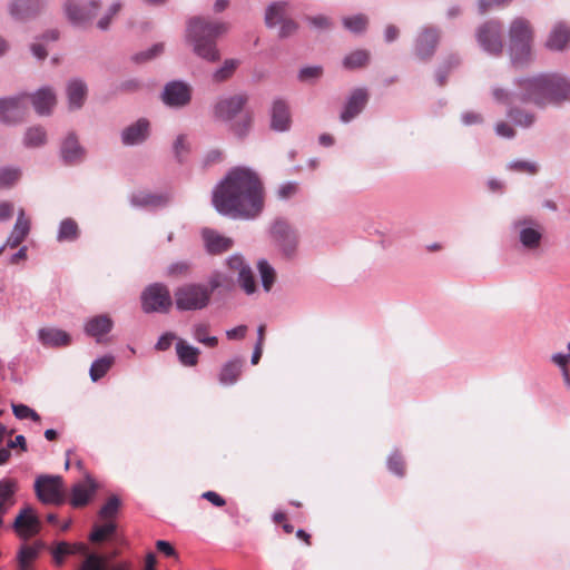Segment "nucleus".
Instances as JSON below:
<instances>
[{"label":"nucleus","mask_w":570,"mask_h":570,"mask_svg":"<svg viewBox=\"0 0 570 570\" xmlns=\"http://www.w3.org/2000/svg\"><path fill=\"white\" fill-rule=\"evenodd\" d=\"M213 205L224 216L255 218L264 205V188L258 175L248 167L230 169L214 189Z\"/></svg>","instance_id":"f257e3e1"},{"label":"nucleus","mask_w":570,"mask_h":570,"mask_svg":"<svg viewBox=\"0 0 570 570\" xmlns=\"http://www.w3.org/2000/svg\"><path fill=\"white\" fill-rule=\"evenodd\" d=\"M521 102L543 107L562 100H570V80L559 73H540L517 80Z\"/></svg>","instance_id":"f03ea898"},{"label":"nucleus","mask_w":570,"mask_h":570,"mask_svg":"<svg viewBox=\"0 0 570 570\" xmlns=\"http://www.w3.org/2000/svg\"><path fill=\"white\" fill-rule=\"evenodd\" d=\"M227 30L228 24L226 22L194 17L187 22L186 39L193 46L196 56L208 62H216L220 58L216 39L226 33Z\"/></svg>","instance_id":"7ed1b4c3"},{"label":"nucleus","mask_w":570,"mask_h":570,"mask_svg":"<svg viewBox=\"0 0 570 570\" xmlns=\"http://www.w3.org/2000/svg\"><path fill=\"white\" fill-rule=\"evenodd\" d=\"M532 29L523 18L512 20L509 28V52L513 66H523L531 57Z\"/></svg>","instance_id":"20e7f679"},{"label":"nucleus","mask_w":570,"mask_h":570,"mask_svg":"<svg viewBox=\"0 0 570 570\" xmlns=\"http://www.w3.org/2000/svg\"><path fill=\"white\" fill-rule=\"evenodd\" d=\"M178 311H198L210 302V289L205 284L188 283L179 286L174 294Z\"/></svg>","instance_id":"39448f33"},{"label":"nucleus","mask_w":570,"mask_h":570,"mask_svg":"<svg viewBox=\"0 0 570 570\" xmlns=\"http://www.w3.org/2000/svg\"><path fill=\"white\" fill-rule=\"evenodd\" d=\"M141 308L145 313H167L173 298L168 287L163 283H154L147 286L140 296Z\"/></svg>","instance_id":"423d86ee"},{"label":"nucleus","mask_w":570,"mask_h":570,"mask_svg":"<svg viewBox=\"0 0 570 570\" xmlns=\"http://www.w3.org/2000/svg\"><path fill=\"white\" fill-rule=\"evenodd\" d=\"M271 236L282 254L292 258L296 255L298 239L296 232L284 219H276L271 226Z\"/></svg>","instance_id":"0eeeda50"},{"label":"nucleus","mask_w":570,"mask_h":570,"mask_svg":"<svg viewBox=\"0 0 570 570\" xmlns=\"http://www.w3.org/2000/svg\"><path fill=\"white\" fill-rule=\"evenodd\" d=\"M28 96L24 94L0 99V122L16 125L28 111Z\"/></svg>","instance_id":"6e6552de"},{"label":"nucleus","mask_w":570,"mask_h":570,"mask_svg":"<svg viewBox=\"0 0 570 570\" xmlns=\"http://www.w3.org/2000/svg\"><path fill=\"white\" fill-rule=\"evenodd\" d=\"M479 46L490 55H500L503 49L502 27L499 21H488L476 31Z\"/></svg>","instance_id":"1a4fd4ad"},{"label":"nucleus","mask_w":570,"mask_h":570,"mask_svg":"<svg viewBox=\"0 0 570 570\" xmlns=\"http://www.w3.org/2000/svg\"><path fill=\"white\" fill-rule=\"evenodd\" d=\"M35 491L38 499L47 504L62 502V479L59 475H40L36 479Z\"/></svg>","instance_id":"9d476101"},{"label":"nucleus","mask_w":570,"mask_h":570,"mask_svg":"<svg viewBox=\"0 0 570 570\" xmlns=\"http://www.w3.org/2000/svg\"><path fill=\"white\" fill-rule=\"evenodd\" d=\"M100 8L98 0H90L86 4H79L76 0H65L63 11L68 21L76 26L82 27L97 14Z\"/></svg>","instance_id":"9b49d317"},{"label":"nucleus","mask_w":570,"mask_h":570,"mask_svg":"<svg viewBox=\"0 0 570 570\" xmlns=\"http://www.w3.org/2000/svg\"><path fill=\"white\" fill-rule=\"evenodd\" d=\"M226 266L229 271L237 274V283L247 295L256 292V281L253 271L243 255L237 253L230 255L226 258Z\"/></svg>","instance_id":"f8f14e48"},{"label":"nucleus","mask_w":570,"mask_h":570,"mask_svg":"<svg viewBox=\"0 0 570 570\" xmlns=\"http://www.w3.org/2000/svg\"><path fill=\"white\" fill-rule=\"evenodd\" d=\"M246 102L245 95L219 97L213 107L214 117L216 120L230 122L242 111Z\"/></svg>","instance_id":"ddd939ff"},{"label":"nucleus","mask_w":570,"mask_h":570,"mask_svg":"<svg viewBox=\"0 0 570 570\" xmlns=\"http://www.w3.org/2000/svg\"><path fill=\"white\" fill-rule=\"evenodd\" d=\"M286 2H275L272 3L265 14V21L268 27H275L277 24H281L278 36L281 38L288 37L295 32L297 29V26L292 20H286L285 13H286Z\"/></svg>","instance_id":"4468645a"},{"label":"nucleus","mask_w":570,"mask_h":570,"mask_svg":"<svg viewBox=\"0 0 570 570\" xmlns=\"http://www.w3.org/2000/svg\"><path fill=\"white\" fill-rule=\"evenodd\" d=\"M161 98L166 106L181 108L189 104L191 89L189 85L184 81H170L165 86Z\"/></svg>","instance_id":"2eb2a0df"},{"label":"nucleus","mask_w":570,"mask_h":570,"mask_svg":"<svg viewBox=\"0 0 570 570\" xmlns=\"http://www.w3.org/2000/svg\"><path fill=\"white\" fill-rule=\"evenodd\" d=\"M13 529L22 539L37 534L40 530V520L29 505L22 508L14 519Z\"/></svg>","instance_id":"dca6fc26"},{"label":"nucleus","mask_w":570,"mask_h":570,"mask_svg":"<svg viewBox=\"0 0 570 570\" xmlns=\"http://www.w3.org/2000/svg\"><path fill=\"white\" fill-rule=\"evenodd\" d=\"M519 229V240L527 249H537L542 238V229L539 223L533 219H522L514 223Z\"/></svg>","instance_id":"f3484780"},{"label":"nucleus","mask_w":570,"mask_h":570,"mask_svg":"<svg viewBox=\"0 0 570 570\" xmlns=\"http://www.w3.org/2000/svg\"><path fill=\"white\" fill-rule=\"evenodd\" d=\"M47 0H13L9 6L10 14L16 20H28L39 13Z\"/></svg>","instance_id":"a211bd4d"},{"label":"nucleus","mask_w":570,"mask_h":570,"mask_svg":"<svg viewBox=\"0 0 570 570\" xmlns=\"http://www.w3.org/2000/svg\"><path fill=\"white\" fill-rule=\"evenodd\" d=\"M114 327V321L107 314L96 315L88 318L85 322V333L95 338L97 343L104 341V336L107 335Z\"/></svg>","instance_id":"6ab92c4d"},{"label":"nucleus","mask_w":570,"mask_h":570,"mask_svg":"<svg viewBox=\"0 0 570 570\" xmlns=\"http://www.w3.org/2000/svg\"><path fill=\"white\" fill-rule=\"evenodd\" d=\"M367 91L364 88H356L352 91L348 97L344 109L341 114V120L343 122H350L354 117H356L365 107L367 102Z\"/></svg>","instance_id":"aec40b11"},{"label":"nucleus","mask_w":570,"mask_h":570,"mask_svg":"<svg viewBox=\"0 0 570 570\" xmlns=\"http://www.w3.org/2000/svg\"><path fill=\"white\" fill-rule=\"evenodd\" d=\"M202 237L207 253L213 255L227 252L234 245L232 238L225 237L210 228H204L202 230Z\"/></svg>","instance_id":"412c9836"},{"label":"nucleus","mask_w":570,"mask_h":570,"mask_svg":"<svg viewBox=\"0 0 570 570\" xmlns=\"http://www.w3.org/2000/svg\"><path fill=\"white\" fill-rule=\"evenodd\" d=\"M18 491V482L13 479L0 480V528L3 525V517L14 505V495Z\"/></svg>","instance_id":"4be33fe9"},{"label":"nucleus","mask_w":570,"mask_h":570,"mask_svg":"<svg viewBox=\"0 0 570 570\" xmlns=\"http://www.w3.org/2000/svg\"><path fill=\"white\" fill-rule=\"evenodd\" d=\"M438 41H439V33H438L436 29H432V28L423 29L416 38V42H415L416 55L422 59L431 57L435 50Z\"/></svg>","instance_id":"5701e85b"},{"label":"nucleus","mask_w":570,"mask_h":570,"mask_svg":"<svg viewBox=\"0 0 570 570\" xmlns=\"http://www.w3.org/2000/svg\"><path fill=\"white\" fill-rule=\"evenodd\" d=\"M38 340L43 346L62 347L71 342L70 335L56 327H43L38 331Z\"/></svg>","instance_id":"b1692460"},{"label":"nucleus","mask_w":570,"mask_h":570,"mask_svg":"<svg viewBox=\"0 0 570 570\" xmlns=\"http://www.w3.org/2000/svg\"><path fill=\"white\" fill-rule=\"evenodd\" d=\"M148 134L149 122L146 119H139L122 130L121 141L126 146L138 145L148 137Z\"/></svg>","instance_id":"393cba45"},{"label":"nucleus","mask_w":570,"mask_h":570,"mask_svg":"<svg viewBox=\"0 0 570 570\" xmlns=\"http://www.w3.org/2000/svg\"><path fill=\"white\" fill-rule=\"evenodd\" d=\"M31 102L36 112L40 116L49 115L57 100L50 87H42L31 96Z\"/></svg>","instance_id":"a878e982"},{"label":"nucleus","mask_w":570,"mask_h":570,"mask_svg":"<svg viewBox=\"0 0 570 570\" xmlns=\"http://www.w3.org/2000/svg\"><path fill=\"white\" fill-rule=\"evenodd\" d=\"M570 42V28L564 23L559 22L553 26L551 29L547 41L546 47L549 50L553 51H562L564 50Z\"/></svg>","instance_id":"bb28decb"},{"label":"nucleus","mask_w":570,"mask_h":570,"mask_svg":"<svg viewBox=\"0 0 570 570\" xmlns=\"http://www.w3.org/2000/svg\"><path fill=\"white\" fill-rule=\"evenodd\" d=\"M60 155L66 164L73 165L82 160L85 156L83 148L79 145L77 137L69 134L62 141Z\"/></svg>","instance_id":"cd10ccee"},{"label":"nucleus","mask_w":570,"mask_h":570,"mask_svg":"<svg viewBox=\"0 0 570 570\" xmlns=\"http://www.w3.org/2000/svg\"><path fill=\"white\" fill-rule=\"evenodd\" d=\"M271 126L276 131H285L289 128V110L285 101L275 100L272 106Z\"/></svg>","instance_id":"c85d7f7f"},{"label":"nucleus","mask_w":570,"mask_h":570,"mask_svg":"<svg viewBox=\"0 0 570 570\" xmlns=\"http://www.w3.org/2000/svg\"><path fill=\"white\" fill-rule=\"evenodd\" d=\"M96 490V483L89 475L86 478L85 483H77L71 491V504L73 507L86 505Z\"/></svg>","instance_id":"c756f323"},{"label":"nucleus","mask_w":570,"mask_h":570,"mask_svg":"<svg viewBox=\"0 0 570 570\" xmlns=\"http://www.w3.org/2000/svg\"><path fill=\"white\" fill-rule=\"evenodd\" d=\"M29 230L30 223L26 218L23 210H20L13 229L7 238L6 245H8L11 248L19 246L29 234Z\"/></svg>","instance_id":"7c9ffc66"},{"label":"nucleus","mask_w":570,"mask_h":570,"mask_svg":"<svg viewBox=\"0 0 570 570\" xmlns=\"http://www.w3.org/2000/svg\"><path fill=\"white\" fill-rule=\"evenodd\" d=\"M67 96L70 109H78L82 106L87 96V86L80 79H72L67 85Z\"/></svg>","instance_id":"2f4dec72"},{"label":"nucleus","mask_w":570,"mask_h":570,"mask_svg":"<svg viewBox=\"0 0 570 570\" xmlns=\"http://www.w3.org/2000/svg\"><path fill=\"white\" fill-rule=\"evenodd\" d=\"M169 202V198L164 195H154L146 191H139L132 194L130 197V203L135 207H150L157 208L166 205Z\"/></svg>","instance_id":"473e14b6"},{"label":"nucleus","mask_w":570,"mask_h":570,"mask_svg":"<svg viewBox=\"0 0 570 570\" xmlns=\"http://www.w3.org/2000/svg\"><path fill=\"white\" fill-rule=\"evenodd\" d=\"M176 353L179 362L185 366H195L198 362L199 350L181 338L176 343Z\"/></svg>","instance_id":"72a5a7b5"},{"label":"nucleus","mask_w":570,"mask_h":570,"mask_svg":"<svg viewBox=\"0 0 570 570\" xmlns=\"http://www.w3.org/2000/svg\"><path fill=\"white\" fill-rule=\"evenodd\" d=\"M242 373V362L232 360L225 363L219 373V382L223 385H233L237 382Z\"/></svg>","instance_id":"f704fd0d"},{"label":"nucleus","mask_w":570,"mask_h":570,"mask_svg":"<svg viewBox=\"0 0 570 570\" xmlns=\"http://www.w3.org/2000/svg\"><path fill=\"white\" fill-rule=\"evenodd\" d=\"M257 269L261 276V282L264 291L268 293L276 278V272L268 261L262 258L257 262Z\"/></svg>","instance_id":"c9c22d12"},{"label":"nucleus","mask_w":570,"mask_h":570,"mask_svg":"<svg viewBox=\"0 0 570 570\" xmlns=\"http://www.w3.org/2000/svg\"><path fill=\"white\" fill-rule=\"evenodd\" d=\"M115 357L112 355H105L92 362L89 371L90 379L94 382L100 380L109 371L114 364Z\"/></svg>","instance_id":"e433bc0d"},{"label":"nucleus","mask_w":570,"mask_h":570,"mask_svg":"<svg viewBox=\"0 0 570 570\" xmlns=\"http://www.w3.org/2000/svg\"><path fill=\"white\" fill-rule=\"evenodd\" d=\"M78 237V225L71 218H66L60 222L57 239L58 242L75 240Z\"/></svg>","instance_id":"4c0bfd02"},{"label":"nucleus","mask_w":570,"mask_h":570,"mask_svg":"<svg viewBox=\"0 0 570 570\" xmlns=\"http://www.w3.org/2000/svg\"><path fill=\"white\" fill-rule=\"evenodd\" d=\"M46 130L42 127H30L24 134L23 144L27 147H39L46 142Z\"/></svg>","instance_id":"58836bf2"},{"label":"nucleus","mask_w":570,"mask_h":570,"mask_svg":"<svg viewBox=\"0 0 570 570\" xmlns=\"http://www.w3.org/2000/svg\"><path fill=\"white\" fill-rule=\"evenodd\" d=\"M238 66H239V60L226 59L223 62V65L213 72V79L216 82H222V81L227 80L228 78H230L233 76V73L235 72V70L237 69Z\"/></svg>","instance_id":"ea45409f"},{"label":"nucleus","mask_w":570,"mask_h":570,"mask_svg":"<svg viewBox=\"0 0 570 570\" xmlns=\"http://www.w3.org/2000/svg\"><path fill=\"white\" fill-rule=\"evenodd\" d=\"M116 532V523L106 521L102 525H96L89 535L90 541L101 542L109 539Z\"/></svg>","instance_id":"a19ab883"},{"label":"nucleus","mask_w":570,"mask_h":570,"mask_svg":"<svg viewBox=\"0 0 570 570\" xmlns=\"http://www.w3.org/2000/svg\"><path fill=\"white\" fill-rule=\"evenodd\" d=\"M193 337L197 342H199L208 347H214L218 343V340L216 336L208 335V325L203 324V323L195 324L193 326Z\"/></svg>","instance_id":"79ce46f5"},{"label":"nucleus","mask_w":570,"mask_h":570,"mask_svg":"<svg viewBox=\"0 0 570 570\" xmlns=\"http://www.w3.org/2000/svg\"><path fill=\"white\" fill-rule=\"evenodd\" d=\"M368 58L370 55L366 50H356L344 58L343 65L347 69H356L365 66L368 61Z\"/></svg>","instance_id":"37998d69"},{"label":"nucleus","mask_w":570,"mask_h":570,"mask_svg":"<svg viewBox=\"0 0 570 570\" xmlns=\"http://www.w3.org/2000/svg\"><path fill=\"white\" fill-rule=\"evenodd\" d=\"M42 548L41 543H36L32 546L23 544L19 549L17 553V562H28L33 563V561L39 557L40 550Z\"/></svg>","instance_id":"c03bdc74"},{"label":"nucleus","mask_w":570,"mask_h":570,"mask_svg":"<svg viewBox=\"0 0 570 570\" xmlns=\"http://www.w3.org/2000/svg\"><path fill=\"white\" fill-rule=\"evenodd\" d=\"M119 507H120V500L116 495H112L101 507V509L99 511V517L105 521H112V519L118 513Z\"/></svg>","instance_id":"a18cd8bd"},{"label":"nucleus","mask_w":570,"mask_h":570,"mask_svg":"<svg viewBox=\"0 0 570 570\" xmlns=\"http://www.w3.org/2000/svg\"><path fill=\"white\" fill-rule=\"evenodd\" d=\"M507 115L517 126L523 128H528L534 122V116L532 114L522 112L515 108H509Z\"/></svg>","instance_id":"49530a36"},{"label":"nucleus","mask_w":570,"mask_h":570,"mask_svg":"<svg viewBox=\"0 0 570 570\" xmlns=\"http://www.w3.org/2000/svg\"><path fill=\"white\" fill-rule=\"evenodd\" d=\"M79 570H107V563L104 557L97 553H89Z\"/></svg>","instance_id":"de8ad7c7"},{"label":"nucleus","mask_w":570,"mask_h":570,"mask_svg":"<svg viewBox=\"0 0 570 570\" xmlns=\"http://www.w3.org/2000/svg\"><path fill=\"white\" fill-rule=\"evenodd\" d=\"M344 27L351 32L358 33L365 30L367 19L363 14H355L343 19Z\"/></svg>","instance_id":"09e8293b"},{"label":"nucleus","mask_w":570,"mask_h":570,"mask_svg":"<svg viewBox=\"0 0 570 570\" xmlns=\"http://www.w3.org/2000/svg\"><path fill=\"white\" fill-rule=\"evenodd\" d=\"M12 411H13L14 416L19 420L30 419L35 422L40 421L39 414L35 410L29 407L28 405L12 404Z\"/></svg>","instance_id":"8fccbe9b"},{"label":"nucleus","mask_w":570,"mask_h":570,"mask_svg":"<svg viewBox=\"0 0 570 570\" xmlns=\"http://www.w3.org/2000/svg\"><path fill=\"white\" fill-rule=\"evenodd\" d=\"M20 177V171L17 168H1L0 169V187H9L16 183Z\"/></svg>","instance_id":"3c124183"},{"label":"nucleus","mask_w":570,"mask_h":570,"mask_svg":"<svg viewBox=\"0 0 570 570\" xmlns=\"http://www.w3.org/2000/svg\"><path fill=\"white\" fill-rule=\"evenodd\" d=\"M492 96L497 102L507 105L509 107L514 99L519 100L518 91L514 94H511L508 90L499 88V87L493 88Z\"/></svg>","instance_id":"603ef678"},{"label":"nucleus","mask_w":570,"mask_h":570,"mask_svg":"<svg viewBox=\"0 0 570 570\" xmlns=\"http://www.w3.org/2000/svg\"><path fill=\"white\" fill-rule=\"evenodd\" d=\"M190 271V264L186 261H178L175 263H171L167 267V275L168 276H186Z\"/></svg>","instance_id":"864d4df0"},{"label":"nucleus","mask_w":570,"mask_h":570,"mask_svg":"<svg viewBox=\"0 0 570 570\" xmlns=\"http://www.w3.org/2000/svg\"><path fill=\"white\" fill-rule=\"evenodd\" d=\"M387 469L390 472L403 476L404 474V463L402 458L399 455V453L394 452L392 453L387 459Z\"/></svg>","instance_id":"5fc2aeb1"},{"label":"nucleus","mask_w":570,"mask_h":570,"mask_svg":"<svg viewBox=\"0 0 570 570\" xmlns=\"http://www.w3.org/2000/svg\"><path fill=\"white\" fill-rule=\"evenodd\" d=\"M298 185L294 181H287L282 184L277 189V197L282 200H286L296 195Z\"/></svg>","instance_id":"6e6d98bb"},{"label":"nucleus","mask_w":570,"mask_h":570,"mask_svg":"<svg viewBox=\"0 0 570 570\" xmlns=\"http://www.w3.org/2000/svg\"><path fill=\"white\" fill-rule=\"evenodd\" d=\"M163 51H164V45L163 43H156L151 48H149L148 50L142 51V52L136 55L135 59L137 61L149 60V59H153V58L157 57Z\"/></svg>","instance_id":"4d7b16f0"},{"label":"nucleus","mask_w":570,"mask_h":570,"mask_svg":"<svg viewBox=\"0 0 570 570\" xmlns=\"http://www.w3.org/2000/svg\"><path fill=\"white\" fill-rule=\"evenodd\" d=\"M322 72L323 70L320 66L304 67L301 69L298 77L301 80H311L321 77Z\"/></svg>","instance_id":"13d9d810"},{"label":"nucleus","mask_w":570,"mask_h":570,"mask_svg":"<svg viewBox=\"0 0 570 570\" xmlns=\"http://www.w3.org/2000/svg\"><path fill=\"white\" fill-rule=\"evenodd\" d=\"M250 128V117L246 116L242 118L238 122L233 125V132L238 137H244L247 135Z\"/></svg>","instance_id":"bf43d9fd"},{"label":"nucleus","mask_w":570,"mask_h":570,"mask_svg":"<svg viewBox=\"0 0 570 570\" xmlns=\"http://www.w3.org/2000/svg\"><path fill=\"white\" fill-rule=\"evenodd\" d=\"M228 279L227 277L220 273V272H215L213 273L209 278H208V288L210 289V293L218 288V287H222L224 286L225 284H227Z\"/></svg>","instance_id":"052dcab7"},{"label":"nucleus","mask_w":570,"mask_h":570,"mask_svg":"<svg viewBox=\"0 0 570 570\" xmlns=\"http://www.w3.org/2000/svg\"><path fill=\"white\" fill-rule=\"evenodd\" d=\"M551 362L560 368V371L568 368L570 362V352L567 354L557 352L551 355Z\"/></svg>","instance_id":"680f3d73"},{"label":"nucleus","mask_w":570,"mask_h":570,"mask_svg":"<svg viewBox=\"0 0 570 570\" xmlns=\"http://www.w3.org/2000/svg\"><path fill=\"white\" fill-rule=\"evenodd\" d=\"M509 168L520 170V171H527L530 174H534L537 171V165L534 163L523 161V160H515L509 164Z\"/></svg>","instance_id":"e2e57ef3"},{"label":"nucleus","mask_w":570,"mask_h":570,"mask_svg":"<svg viewBox=\"0 0 570 570\" xmlns=\"http://www.w3.org/2000/svg\"><path fill=\"white\" fill-rule=\"evenodd\" d=\"M187 150L188 146L186 144V138L184 135H179L174 142V151L176 157L180 160Z\"/></svg>","instance_id":"0e129e2a"},{"label":"nucleus","mask_w":570,"mask_h":570,"mask_svg":"<svg viewBox=\"0 0 570 570\" xmlns=\"http://www.w3.org/2000/svg\"><path fill=\"white\" fill-rule=\"evenodd\" d=\"M511 0H480L478 6L479 12L485 13L488 10L508 3Z\"/></svg>","instance_id":"69168bd1"},{"label":"nucleus","mask_w":570,"mask_h":570,"mask_svg":"<svg viewBox=\"0 0 570 570\" xmlns=\"http://www.w3.org/2000/svg\"><path fill=\"white\" fill-rule=\"evenodd\" d=\"M495 134L502 138H513L514 130L508 124L500 121L495 125Z\"/></svg>","instance_id":"338daca9"},{"label":"nucleus","mask_w":570,"mask_h":570,"mask_svg":"<svg viewBox=\"0 0 570 570\" xmlns=\"http://www.w3.org/2000/svg\"><path fill=\"white\" fill-rule=\"evenodd\" d=\"M174 340L175 335L173 333H165L158 338L156 348L159 351H166L170 347Z\"/></svg>","instance_id":"774afa93"}]
</instances>
